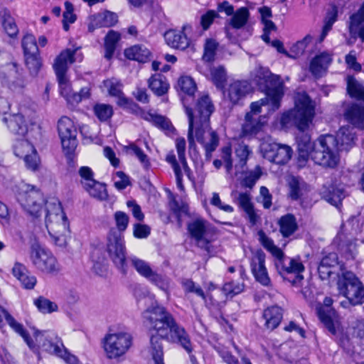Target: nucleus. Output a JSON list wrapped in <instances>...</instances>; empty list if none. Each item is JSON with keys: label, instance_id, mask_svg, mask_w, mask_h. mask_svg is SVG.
<instances>
[{"label": "nucleus", "instance_id": "obj_10", "mask_svg": "<svg viewBox=\"0 0 364 364\" xmlns=\"http://www.w3.org/2000/svg\"><path fill=\"white\" fill-rule=\"evenodd\" d=\"M274 266L278 274L293 285L304 279L301 274L305 268L299 258L289 257L283 252L281 256L274 259Z\"/></svg>", "mask_w": 364, "mask_h": 364}, {"label": "nucleus", "instance_id": "obj_53", "mask_svg": "<svg viewBox=\"0 0 364 364\" xmlns=\"http://www.w3.org/2000/svg\"><path fill=\"white\" fill-rule=\"evenodd\" d=\"M262 174V168L259 166H257L254 170L246 173L245 176L241 181V185L245 188H252L256 182L260 178Z\"/></svg>", "mask_w": 364, "mask_h": 364}, {"label": "nucleus", "instance_id": "obj_56", "mask_svg": "<svg viewBox=\"0 0 364 364\" xmlns=\"http://www.w3.org/2000/svg\"><path fill=\"white\" fill-rule=\"evenodd\" d=\"M178 85L182 92L189 97H193L196 90V85L194 80L188 76H183L178 79Z\"/></svg>", "mask_w": 364, "mask_h": 364}, {"label": "nucleus", "instance_id": "obj_51", "mask_svg": "<svg viewBox=\"0 0 364 364\" xmlns=\"http://www.w3.org/2000/svg\"><path fill=\"white\" fill-rule=\"evenodd\" d=\"M36 149L28 140L22 139L17 141L14 146V154L19 157L24 159Z\"/></svg>", "mask_w": 364, "mask_h": 364}, {"label": "nucleus", "instance_id": "obj_46", "mask_svg": "<svg viewBox=\"0 0 364 364\" xmlns=\"http://www.w3.org/2000/svg\"><path fill=\"white\" fill-rule=\"evenodd\" d=\"M347 91L351 97L364 102V86L355 79H348Z\"/></svg>", "mask_w": 364, "mask_h": 364}, {"label": "nucleus", "instance_id": "obj_4", "mask_svg": "<svg viewBox=\"0 0 364 364\" xmlns=\"http://www.w3.org/2000/svg\"><path fill=\"white\" fill-rule=\"evenodd\" d=\"M46 225L55 244L65 246L67 236L70 232L69 222L60 201L53 198L46 201Z\"/></svg>", "mask_w": 364, "mask_h": 364}, {"label": "nucleus", "instance_id": "obj_21", "mask_svg": "<svg viewBox=\"0 0 364 364\" xmlns=\"http://www.w3.org/2000/svg\"><path fill=\"white\" fill-rule=\"evenodd\" d=\"M77 50L78 48L74 50L70 48L65 49L55 58L53 63V69L56 77L63 78V75H66L69 65L76 61L75 55Z\"/></svg>", "mask_w": 364, "mask_h": 364}, {"label": "nucleus", "instance_id": "obj_8", "mask_svg": "<svg viewBox=\"0 0 364 364\" xmlns=\"http://www.w3.org/2000/svg\"><path fill=\"white\" fill-rule=\"evenodd\" d=\"M12 191L16 200L27 213L34 217L39 216L44 199L38 188L21 181L15 185Z\"/></svg>", "mask_w": 364, "mask_h": 364}, {"label": "nucleus", "instance_id": "obj_26", "mask_svg": "<svg viewBox=\"0 0 364 364\" xmlns=\"http://www.w3.org/2000/svg\"><path fill=\"white\" fill-rule=\"evenodd\" d=\"M289 196L294 200L301 198L310 191V186L300 177L291 176L288 181Z\"/></svg>", "mask_w": 364, "mask_h": 364}, {"label": "nucleus", "instance_id": "obj_19", "mask_svg": "<svg viewBox=\"0 0 364 364\" xmlns=\"http://www.w3.org/2000/svg\"><path fill=\"white\" fill-rule=\"evenodd\" d=\"M1 120L6 124L10 133L15 136H24L28 133V120L20 112L6 113Z\"/></svg>", "mask_w": 364, "mask_h": 364}, {"label": "nucleus", "instance_id": "obj_41", "mask_svg": "<svg viewBox=\"0 0 364 364\" xmlns=\"http://www.w3.org/2000/svg\"><path fill=\"white\" fill-rule=\"evenodd\" d=\"M124 150L127 154L135 156L144 169L147 170L150 168L151 163L148 156L135 144H130L126 146Z\"/></svg>", "mask_w": 364, "mask_h": 364}, {"label": "nucleus", "instance_id": "obj_20", "mask_svg": "<svg viewBox=\"0 0 364 364\" xmlns=\"http://www.w3.org/2000/svg\"><path fill=\"white\" fill-rule=\"evenodd\" d=\"M208 222L202 218H197L188 225V230L192 238L200 248L209 252L210 241L205 237L207 231Z\"/></svg>", "mask_w": 364, "mask_h": 364}, {"label": "nucleus", "instance_id": "obj_35", "mask_svg": "<svg viewBox=\"0 0 364 364\" xmlns=\"http://www.w3.org/2000/svg\"><path fill=\"white\" fill-rule=\"evenodd\" d=\"M331 62V58L327 53L315 56L310 63V71L315 77L321 76Z\"/></svg>", "mask_w": 364, "mask_h": 364}, {"label": "nucleus", "instance_id": "obj_31", "mask_svg": "<svg viewBox=\"0 0 364 364\" xmlns=\"http://www.w3.org/2000/svg\"><path fill=\"white\" fill-rule=\"evenodd\" d=\"M0 21L5 33L11 38H16L18 34V28L15 19L11 16L10 11L4 7H0Z\"/></svg>", "mask_w": 364, "mask_h": 364}, {"label": "nucleus", "instance_id": "obj_16", "mask_svg": "<svg viewBox=\"0 0 364 364\" xmlns=\"http://www.w3.org/2000/svg\"><path fill=\"white\" fill-rule=\"evenodd\" d=\"M0 80L10 90L16 91L24 87V80L15 63H6L0 68Z\"/></svg>", "mask_w": 364, "mask_h": 364}, {"label": "nucleus", "instance_id": "obj_60", "mask_svg": "<svg viewBox=\"0 0 364 364\" xmlns=\"http://www.w3.org/2000/svg\"><path fill=\"white\" fill-rule=\"evenodd\" d=\"M146 119L164 130L169 131L172 128L170 121L161 115L149 114Z\"/></svg>", "mask_w": 364, "mask_h": 364}, {"label": "nucleus", "instance_id": "obj_57", "mask_svg": "<svg viewBox=\"0 0 364 364\" xmlns=\"http://www.w3.org/2000/svg\"><path fill=\"white\" fill-rule=\"evenodd\" d=\"M181 285L186 294L193 293L198 296L201 297L203 300L206 299V296L202 288L199 285H197L192 279H183L181 281Z\"/></svg>", "mask_w": 364, "mask_h": 364}, {"label": "nucleus", "instance_id": "obj_42", "mask_svg": "<svg viewBox=\"0 0 364 364\" xmlns=\"http://www.w3.org/2000/svg\"><path fill=\"white\" fill-rule=\"evenodd\" d=\"M85 190L88 192L90 196L99 200H106L108 198L105 185L97 181L93 184L85 186Z\"/></svg>", "mask_w": 364, "mask_h": 364}, {"label": "nucleus", "instance_id": "obj_2", "mask_svg": "<svg viewBox=\"0 0 364 364\" xmlns=\"http://www.w3.org/2000/svg\"><path fill=\"white\" fill-rule=\"evenodd\" d=\"M186 97L182 101L188 119V141L190 149L196 146L195 139L202 144L205 150V156L210 159L212 153L219 144L217 133L210 127V117L214 111L210 98L203 96L198 100L196 109L193 110L186 105Z\"/></svg>", "mask_w": 364, "mask_h": 364}, {"label": "nucleus", "instance_id": "obj_5", "mask_svg": "<svg viewBox=\"0 0 364 364\" xmlns=\"http://www.w3.org/2000/svg\"><path fill=\"white\" fill-rule=\"evenodd\" d=\"M336 285L338 294L346 299L339 303L341 308L350 311L364 304V284L354 273L342 272Z\"/></svg>", "mask_w": 364, "mask_h": 364}, {"label": "nucleus", "instance_id": "obj_63", "mask_svg": "<svg viewBox=\"0 0 364 364\" xmlns=\"http://www.w3.org/2000/svg\"><path fill=\"white\" fill-rule=\"evenodd\" d=\"M328 264L327 263L323 262L321 260L318 266V274L319 276V278L324 281V280H328L330 277L336 274L338 276V277H341L339 275V273L337 272V271L333 269L330 267L328 266Z\"/></svg>", "mask_w": 364, "mask_h": 364}, {"label": "nucleus", "instance_id": "obj_62", "mask_svg": "<svg viewBox=\"0 0 364 364\" xmlns=\"http://www.w3.org/2000/svg\"><path fill=\"white\" fill-rule=\"evenodd\" d=\"M114 219L117 226V228H114L115 230H119L122 234L129 224V218L128 215L122 211H117L114 214Z\"/></svg>", "mask_w": 364, "mask_h": 364}, {"label": "nucleus", "instance_id": "obj_3", "mask_svg": "<svg viewBox=\"0 0 364 364\" xmlns=\"http://www.w3.org/2000/svg\"><path fill=\"white\" fill-rule=\"evenodd\" d=\"M314 114L315 108L312 100L306 93H303L297 95L294 108L284 113L281 118L283 126L294 125L302 132L296 138L299 166H304L309 156L312 158L314 141L311 142L310 135L304 132L309 127Z\"/></svg>", "mask_w": 364, "mask_h": 364}, {"label": "nucleus", "instance_id": "obj_54", "mask_svg": "<svg viewBox=\"0 0 364 364\" xmlns=\"http://www.w3.org/2000/svg\"><path fill=\"white\" fill-rule=\"evenodd\" d=\"M21 44L24 55H33L39 53L36 38L32 34L25 35L22 39Z\"/></svg>", "mask_w": 364, "mask_h": 364}, {"label": "nucleus", "instance_id": "obj_49", "mask_svg": "<svg viewBox=\"0 0 364 364\" xmlns=\"http://www.w3.org/2000/svg\"><path fill=\"white\" fill-rule=\"evenodd\" d=\"M34 305L42 314H51L58 311V305L44 296H39L33 301Z\"/></svg>", "mask_w": 364, "mask_h": 364}, {"label": "nucleus", "instance_id": "obj_45", "mask_svg": "<svg viewBox=\"0 0 364 364\" xmlns=\"http://www.w3.org/2000/svg\"><path fill=\"white\" fill-rule=\"evenodd\" d=\"M258 235L261 245L272 255L274 259L282 255L283 251L276 246L273 240L267 237L262 230L259 231Z\"/></svg>", "mask_w": 364, "mask_h": 364}, {"label": "nucleus", "instance_id": "obj_43", "mask_svg": "<svg viewBox=\"0 0 364 364\" xmlns=\"http://www.w3.org/2000/svg\"><path fill=\"white\" fill-rule=\"evenodd\" d=\"M119 39L120 35L114 31H109L106 35L105 38V56L106 58L109 59L112 57L116 49V45Z\"/></svg>", "mask_w": 364, "mask_h": 364}, {"label": "nucleus", "instance_id": "obj_50", "mask_svg": "<svg viewBox=\"0 0 364 364\" xmlns=\"http://www.w3.org/2000/svg\"><path fill=\"white\" fill-rule=\"evenodd\" d=\"M251 154L252 150L250 149L248 145L244 143L239 144L235 149V154L239 160L237 164L235 165V168H242L244 166H245Z\"/></svg>", "mask_w": 364, "mask_h": 364}, {"label": "nucleus", "instance_id": "obj_1", "mask_svg": "<svg viewBox=\"0 0 364 364\" xmlns=\"http://www.w3.org/2000/svg\"><path fill=\"white\" fill-rule=\"evenodd\" d=\"M142 316L149 329V352L155 364H164L163 340L179 344L188 353L192 352L189 335L164 306H151L143 312Z\"/></svg>", "mask_w": 364, "mask_h": 364}, {"label": "nucleus", "instance_id": "obj_7", "mask_svg": "<svg viewBox=\"0 0 364 364\" xmlns=\"http://www.w3.org/2000/svg\"><path fill=\"white\" fill-rule=\"evenodd\" d=\"M254 80L259 89L270 97L273 109H279L284 95V83L280 76L272 74L267 68L259 67L256 70Z\"/></svg>", "mask_w": 364, "mask_h": 364}, {"label": "nucleus", "instance_id": "obj_22", "mask_svg": "<svg viewBox=\"0 0 364 364\" xmlns=\"http://www.w3.org/2000/svg\"><path fill=\"white\" fill-rule=\"evenodd\" d=\"M189 25H183L181 31L169 30L164 34L166 43L173 48L185 50L190 45V39L185 34V31L190 29Z\"/></svg>", "mask_w": 364, "mask_h": 364}, {"label": "nucleus", "instance_id": "obj_44", "mask_svg": "<svg viewBox=\"0 0 364 364\" xmlns=\"http://www.w3.org/2000/svg\"><path fill=\"white\" fill-rule=\"evenodd\" d=\"M93 112L96 117L101 122H105L111 119L113 115V108L110 105L97 103L93 107Z\"/></svg>", "mask_w": 364, "mask_h": 364}, {"label": "nucleus", "instance_id": "obj_30", "mask_svg": "<svg viewBox=\"0 0 364 364\" xmlns=\"http://www.w3.org/2000/svg\"><path fill=\"white\" fill-rule=\"evenodd\" d=\"M321 195L322 198L337 208L346 197L344 191L334 186H323L321 191Z\"/></svg>", "mask_w": 364, "mask_h": 364}, {"label": "nucleus", "instance_id": "obj_64", "mask_svg": "<svg viewBox=\"0 0 364 364\" xmlns=\"http://www.w3.org/2000/svg\"><path fill=\"white\" fill-rule=\"evenodd\" d=\"M219 14L216 11L214 10H208L206 13L203 14L200 17V26H202L204 31L208 30L213 21L219 18Z\"/></svg>", "mask_w": 364, "mask_h": 364}, {"label": "nucleus", "instance_id": "obj_55", "mask_svg": "<svg viewBox=\"0 0 364 364\" xmlns=\"http://www.w3.org/2000/svg\"><path fill=\"white\" fill-rule=\"evenodd\" d=\"M218 43L212 38L207 39L204 45L203 60L205 62H213L215 60Z\"/></svg>", "mask_w": 364, "mask_h": 364}, {"label": "nucleus", "instance_id": "obj_61", "mask_svg": "<svg viewBox=\"0 0 364 364\" xmlns=\"http://www.w3.org/2000/svg\"><path fill=\"white\" fill-rule=\"evenodd\" d=\"M79 175L81 178L80 183L85 188V186L90 184H93L96 181L94 178V173L92 169L88 166H82L78 171Z\"/></svg>", "mask_w": 364, "mask_h": 364}, {"label": "nucleus", "instance_id": "obj_34", "mask_svg": "<svg viewBox=\"0 0 364 364\" xmlns=\"http://www.w3.org/2000/svg\"><path fill=\"white\" fill-rule=\"evenodd\" d=\"M279 232L284 237L292 235L298 229L296 219L293 214L288 213L282 216L277 223Z\"/></svg>", "mask_w": 364, "mask_h": 364}, {"label": "nucleus", "instance_id": "obj_28", "mask_svg": "<svg viewBox=\"0 0 364 364\" xmlns=\"http://www.w3.org/2000/svg\"><path fill=\"white\" fill-rule=\"evenodd\" d=\"M338 248L347 259H353L357 253L355 240L343 232H339L336 238Z\"/></svg>", "mask_w": 364, "mask_h": 364}, {"label": "nucleus", "instance_id": "obj_14", "mask_svg": "<svg viewBox=\"0 0 364 364\" xmlns=\"http://www.w3.org/2000/svg\"><path fill=\"white\" fill-rule=\"evenodd\" d=\"M33 336L41 348L50 355H61L65 348L62 339L53 331L36 329Z\"/></svg>", "mask_w": 364, "mask_h": 364}, {"label": "nucleus", "instance_id": "obj_48", "mask_svg": "<svg viewBox=\"0 0 364 364\" xmlns=\"http://www.w3.org/2000/svg\"><path fill=\"white\" fill-rule=\"evenodd\" d=\"M210 75L214 85L218 88L223 89L227 80V73L225 68L223 65L212 68Z\"/></svg>", "mask_w": 364, "mask_h": 364}, {"label": "nucleus", "instance_id": "obj_6", "mask_svg": "<svg viewBox=\"0 0 364 364\" xmlns=\"http://www.w3.org/2000/svg\"><path fill=\"white\" fill-rule=\"evenodd\" d=\"M339 148L333 135L320 136L314 141L311 159L317 164L327 168H334L339 162Z\"/></svg>", "mask_w": 364, "mask_h": 364}, {"label": "nucleus", "instance_id": "obj_39", "mask_svg": "<svg viewBox=\"0 0 364 364\" xmlns=\"http://www.w3.org/2000/svg\"><path fill=\"white\" fill-rule=\"evenodd\" d=\"M105 86L107 88L109 93L112 96L119 97V105H127V99L123 95L121 90V83L116 78L108 79L104 81Z\"/></svg>", "mask_w": 364, "mask_h": 364}, {"label": "nucleus", "instance_id": "obj_25", "mask_svg": "<svg viewBox=\"0 0 364 364\" xmlns=\"http://www.w3.org/2000/svg\"><path fill=\"white\" fill-rule=\"evenodd\" d=\"M262 318L264 327L268 330H274L280 324L283 318V310L278 306H272L264 310Z\"/></svg>", "mask_w": 364, "mask_h": 364}, {"label": "nucleus", "instance_id": "obj_17", "mask_svg": "<svg viewBox=\"0 0 364 364\" xmlns=\"http://www.w3.org/2000/svg\"><path fill=\"white\" fill-rule=\"evenodd\" d=\"M265 253L262 250L252 252L250 268L255 280L264 287H269L271 285V279L265 266Z\"/></svg>", "mask_w": 364, "mask_h": 364}, {"label": "nucleus", "instance_id": "obj_9", "mask_svg": "<svg viewBox=\"0 0 364 364\" xmlns=\"http://www.w3.org/2000/svg\"><path fill=\"white\" fill-rule=\"evenodd\" d=\"M106 250L110 259L119 271L127 274L128 263L126 257V247L123 235L119 230L111 228L107 236Z\"/></svg>", "mask_w": 364, "mask_h": 364}, {"label": "nucleus", "instance_id": "obj_15", "mask_svg": "<svg viewBox=\"0 0 364 364\" xmlns=\"http://www.w3.org/2000/svg\"><path fill=\"white\" fill-rule=\"evenodd\" d=\"M58 130L63 151L66 154H71L77 147V130L73 121L67 117H61L58 123Z\"/></svg>", "mask_w": 364, "mask_h": 364}, {"label": "nucleus", "instance_id": "obj_12", "mask_svg": "<svg viewBox=\"0 0 364 364\" xmlns=\"http://www.w3.org/2000/svg\"><path fill=\"white\" fill-rule=\"evenodd\" d=\"M30 259L33 267L43 273L53 274L60 270L59 264L52 252L38 243L31 245Z\"/></svg>", "mask_w": 364, "mask_h": 364}, {"label": "nucleus", "instance_id": "obj_58", "mask_svg": "<svg viewBox=\"0 0 364 364\" xmlns=\"http://www.w3.org/2000/svg\"><path fill=\"white\" fill-rule=\"evenodd\" d=\"M24 56L26 65L28 68L31 74L36 75L42 65L39 53H35L33 55H28Z\"/></svg>", "mask_w": 364, "mask_h": 364}, {"label": "nucleus", "instance_id": "obj_32", "mask_svg": "<svg viewBox=\"0 0 364 364\" xmlns=\"http://www.w3.org/2000/svg\"><path fill=\"white\" fill-rule=\"evenodd\" d=\"M339 151L348 150L355 142V134L353 128L348 126L339 129L336 136Z\"/></svg>", "mask_w": 364, "mask_h": 364}, {"label": "nucleus", "instance_id": "obj_23", "mask_svg": "<svg viewBox=\"0 0 364 364\" xmlns=\"http://www.w3.org/2000/svg\"><path fill=\"white\" fill-rule=\"evenodd\" d=\"M12 274L26 289H33L36 284V277L22 263L15 262L12 268Z\"/></svg>", "mask_w": 364, "mask_h": 364}, {"label": "nucleus", "instance_id": "obj_52", "mask_svg": "<svg viewBox=\"0 0 364 364\" xmlns=\"http://www.w3.org/2000/svg\"><path fill=\"white\" fill-rule=\"evenodd\" d=\"M129 260L136 271L146 279L154 271L148 262L136 257H132Z\"/></svg>", "mask_w": 364, "mask_h": 364}, {"label": "nucleus", "instance_id": "obj_13", "mask_svg": "<svg viewBox=\"0 0 364 364\" xmlns=\"http://www.w3.org/2000/svg\"><path fill=\"white\" fill-rule=\"evenodd\" d=\"M261 151L264 158L277 164H287L292 155V149L289 146L270 141L262 143Z\"/></svg>", "mask_w": 364, "mask_h": 364}, {"label": "nucleus", "instance_id": "obj_47", "mask_svg": "<svg viewBox=\"0 0 364 364\" xmlns=\"http://www.w3.org/2000/svg\"><path fill=\"white\" fill-rule=\"evenodd\" d=\"M146 279H148L151 284H154L166 294L168 293L170 279L168 277L153 271L151 274H150V275L146 278Z\"/></svg>", "mask_w": 364, "mask_h": 364}, {"label": "nucleus", "instance_id": "obj_40", "mask_svg": "<svg viewBox=\"0 0 364 364\" xmlns=\"http://www.w3.org/2000/svg\"><path fill=\"white\" fill-rule=\"evenodd\" d=\"M262 127V123L251 113H247L242 124V133L245 135L256 134Z\"/></svg>", "mask_w": 364, "mask_h": 364}, {"label": "nucleus", "instance_id": "obj_27", "mask_svg": "<svg viewBox=\"0 0 364 364\" xmlns=\"http://www.w3.org/2000/svg\"><path fill=\"white\" fill-rule=\"evenodd\" d=\"M344 116L353 126L364 129V106L353 103L346 109Z\"/></svg>", "mask_w": 364, "mask_h": 364}, {"label": "nucleus", "instance_id": "obj_29", "mask_svg": "<svg viewBox=\"0 0 364 364\" xmlns=\"http://www.w3.org/2000/svg\"><path fill=\"white\" fill-rule=\"evenodd\" d=\"M148 85L154 94L159 97L166 95L170 87L166 77L161 73L152 75L148 80Z\"/></svg>", "mask_w": 364, "mask_h": 364}, {"label": "nucleus", "instance_id": "obj_11", "mask_svg": "<svg viewBox=\"0 0 364 364\" xmlns=\"http://www.w3.org/2000/svg\"><path fill=\"white\" fill-rule=\"evenodd\" d=\"M132 345V336L127 332L109 333L103 340V347L107 357L116 359L127 353Z\"/></svg>", "mask_w": 364, "mask_h": 364}, {"label": "nucleus", "instance_id": "obj_33", "mask_svg": "<svg viewBox=\"0 0 364 364\" xmlns=\"http://www.w3.org/2000/svg\"><path fill=\"white\" fill-rule=\"evenodd\" d=\"M250 90V85L247 81H235L230 85L228 95L230 100L235 104L245 97Z\"/></svg>", "mask_w": 364, "mask_h": 364}, {"label": "nucleus", "instance_id": "obj_38", "mask_svg": "<svg viewBox=\"0 0 364 364\" xmlns=\"http://www.w3.org/2000/svg\"><path fill=\"white\" fill-rule=\"evenodd\" d=\"M232 16L229 25L233 28L240 29L246 25L250 18V12L247 7H241L234 12Z\"/></svg>", "mask_w": 364, "mask_h": 364}, {"label": "nucleus", "instance_id": "obj_59", "mask_svg": "<svg viewBox=\"0 0 364 364\" xmlns=\"http://www.w3.org/2000/svg\"><path fill=\"white\" fill-rule=\"evenodd\" d=\"M97 18L100 27H112L114 26L118 21L117 15L109 11L99 14Z\"/></svg>", "mask_w": 364, "mask_h": 364}, {"label": "nucleus", "instance_id": "obj_18", "mask_svg": "<svg viewBox=\"0 0 364 364\" xmlns=\"http://www.w3.org/2000/svg\"><path fill=\"white\" fill-rule=\"evenodd\" d=\"M333 300L331 297L326 296L323 299V304H318L316 307L317 314L320 321L323 323L324 326L328 332L336 336L338 331L334 318L337 316L336 310L332 307Z\"/></svg>", "mask_w": 364, "mask_h": 364}, {"label": "nucleus", "instance_id": "obj_24", "mask_svg": "<svg viewBox=\"0 0 364 364\" xmlns=\"http://www.w3.org/2000/svg\"><path fill=\"white\" fill-rule=\"evenodd\" d=\"M4 314L5 320L9 326L18 335H20L26 343L30 349L33 351H38V347L34 343L30 337L28 332L24 328L23 326L16 321V319L4 308H1Z\"/></svg>", "mask_w": 364, "mask_h": 364}, {"label": "nucleus", "instance_id": "obj_36", "mask_svg": "<svg viewBox=\"0 0 364 364\" xmlns=\"http://www.w3.org/2000/svg\"><path fill=\"white\" fill-rule=\"evenodd\" d=\"M124 55L128 59L144 63L149 60L151 52L144 46L135 45L126 49Z\"/></svg>", "mask_w": 364, "mask_h": 364}, {"label": "nucleus", "instance_id": "obj_37", "mask_svg": "<svg viewBox=\"0 0 364 364\" xmlns=\"http://www.w3.org/2000/svg\"><path fill=\"white\" fill-rule=\"evenodd\" d=\"M364 23V1L360 6L359 9L349 16L347 22V27L350 36H354L355 30L360 28V26Z\"/></svg>", "mask_w": 364, "mask_h": 364}]
</instances>
